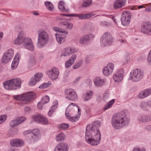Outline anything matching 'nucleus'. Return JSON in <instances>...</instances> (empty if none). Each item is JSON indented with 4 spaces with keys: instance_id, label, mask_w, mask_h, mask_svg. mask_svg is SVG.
Returning <instances> with one entry per match:
<instances>
[{
    "instance_id": "obj_51",
    "label": "nucleus",
    "mask_w": 151,
    "mask_h": 151,
    "mask_svg": "<svg viewBox=\"0 0 151 151\" xmlns=\"http://www.w3.org/2000/svg\"><path fill=\"white\" fill-rule=\"evenodd\" d=\"M86 37L87 38L88 42L90 40L93 39L95 37L94 35L93 34H90L86 35Z\"/></svg>"
},
{
    "instance_id": "obj_47",
    "label": "nucleus",
    "mask_w": 151,
    "mask_h": 151,
    "mask_svg": "<svg viewBox=\"0 0 151 151\" xmlns=\"http://www.w3.org/2000/svg\"><path fill=\"white\" fill-rule=\"evenodd\" d=\"M41 116L40 114L38 115H34L32 116V119L35 122H39L40 118H41Z\"/></svg>"
},
{
    "instance_id": "obj_55",
    "label": "nucleus",
    "mask_w": 151,
    "mask_h": 151,
    "mask_svg": "<svg viewBox=\"0 0 151 151\" xmlns=\"http://www.w3.org/2000/svg\"><path fill=\"white\" fill-rule=\"evenodd\" d=\"M147 62L149 65H151V50H150L148 54Z\"/></svg>"
},
{
    "instance_id": "obj_32",
    "label": "nucleus",
    "mask_w": 151,
    "mask_h": 151,
    "mask_svg": "<svg viewBox=\"0 0 151 151\" xmlns=\"http://www.w3.org/2000/svg\"><path fill=\"white\" fill-rule=\"evenodd\" d=\"M65 138V134L62 133H60L56 136L55 140L57 142H59L64 140Z\"/></svg>"
},
{
    "instance_id": "obj_45",
    "label": "nucleus",
    "mask_w": 151,
    "mask_h": 151,
    "mask_svg": "<svg viewBox=\"0 0 151 151\" xmlns=\"http://www.w3.org/2000/svg\"><path fill=\"white\" fill-rule=\"evenodd\" d=\"M83 6L87 7L90 5L92 3V0H83Z\"/></svg>"
},
{
    "instance_id": "obj_56",
    "label": "nucleus",
    "mask_w": 151,
    "mask_h": 151,
    "mask_svg": "<svg viewBox=\"0 0 151 151\" xmlns=\"http://www.w3.org/2000/svg\"><path fill=\"white\" fill-rule=\"evenodd\" d=\"M45 104V102L43 101L39 102L37 104V107L39 109H41L43 107V105Z\"/></svg>"
},
{
    "instance_id": "obj_40",
    "label": "nucleus",
    "mask_w": 151,
    "mask_h": 151,
    "mask_svg": "<svg viewBox=\"0 0 151 151\" xmlns=\"http://www.w3.org/2000/svg\"><path fill=\"white\" fill-rule=\"evenodd\" d=\"M56 37L57 41L59 44H61L64 42L65 41L64 38L61 36H58L57 34H55Z\"/></svg>"
},
{
    "instance_id": "obj_44",
    "label": "nucleus",
    "mask_w": 151,
    "mask_h": 151,
    "mask_svg": "<svg viewBox=\"0 0 151 151\" xmlns=\"http://www.w3.org/2000/svg\"><path fill=\"white\" fill-rule=\"evenodd\" d=\"M83 61L82 60L76 63L73 66V69H76L79 68L81 65Z\"/></svg>"
},
{
    "instance_id": "obj_6",
    "label": "nucleus",
    "mask_w": 151,
    "mask_h": 151,
    "mask_svg": "<svg viewBox=\"0 0 151 151\" xmlns=\"http://www.w3.org/2000/svg\"><path fill=\"white\" fill-rule=\"evenodd\" d=\"M112 36L109 32L105 33L100 39L101 45L105 46L110 45L112 42Z\"/></svg>"
},
{
    "instance_id": "obj_62",
    "label": "nucleus",
    "mask_w": 151,
    "mask_h": 151,
    "mask_svg": "<svg viewBox=\"0 0 151 151\" xmlns=\"http://www.w3.org/2000/svg\"><path fill=\"white\" fill-rule=\"evenodd\" d=\"M146 150L145 148H143L142 149H140L139 148L134 149L132 151H145Z\"/></svg>"
},
{
    "instance_id": "obj_10",
    "label": "nucleus",
    "mask_w": 151,
    "mask_h": 151,
    "mask_svg": "<svg viewBox=\"0 0 151 151\" xmlns=\"http://www.w3.org/2000/svg\"><path fill=\"white\" fill-rule=\"evenodd\" d=\"M68 96L66 97L68 99L73 101H76L78 99V96L76 92L73 89H67L65 91Z\"/></svg>"
},
{
    "instance_id": "obj_14",
    "label": "nucleus",
    "mask_w": 151,
    "mask_h": 151,
    "mask_svg": "<svg viewBox=\"0 0 151 151\" xmlns=\"http://www.w3.org/2000/svg\"><path fill=\"white\" fill-rule=\"evenodd\" d=\"M26 120V118L24 116L19 117L15 119L12 120L10 123V126L11 127H15Z\"/></svg>"
},
{
    "instance_id": "obj_20",
    "label": "nucleus",
    "mask_w": 151,
    "mask_h": 151,
    "mask_svg": "<svg viewBox=\"0 0 151 151\" xmlns=\"http://www.w3.org/2000/svg\"><path fill=\"white\" fill-rule=\"evenodd\" d=\"M12 146L15 147H20L23 145V142L21 139H14L10 141Z\"/></svg>"
},
{
    "instance_id": "obj_57",
    "label": "nucleus",
    "mask_w": 151,
    "mask_h": 151,
    "mask_svg": "<svg viewBox=\"0 0 151 151\" xmlns=\"http://www.w3.org/2000/svg\"><path fill=\"white\" fill-rule=\"evenodd\" d=\"M110 24V23L107 21H103L101 22V25L104 26H108Z\"/></svg>"
},
{
    "instance_id": "obj_46",
    "label": "nucleus",
    "mask_w": 151,
    "mask_h": 151,
    "mask_svg": "<svg viewBox=\"0 0 151 151\" xmlns=\"http://www.w3.org/2000/svg\"><path fill=\"white\" fill-rule=\"evenodd\" d=\"M19 63V61L14 60L12 61L11 65V68L13 70L15 69Z\"/></svg>"
},
{
    "instance_id": "obj_53",
    "label": "nucleus",
    "mask_w": 151,
    "mask_h": 151,
    "mask_svg": "<svg viewBox=\"0 0 151 151\" xmlns=\"http://www.w3.org/2000/svg\"><path fill=\"white\" fill-rule=\"evenodd\" d=\"M106 67H108V69L110 68V70L111 71H112V72H113L114 68V65L113 63H109L106 66Z\"/></svg>"
},
{
    "instance_id": "obj_11",
    "label": "nucleus",
    "mask_w": 151,
    "mask_h": 151,
    "mask_svg": "<svg viewBox=\"0 0 151 151\" xmlns=\"http://www.w3.org/2000/svg\"><path fill=\"white\" fill-rule=\"evenodd\" d=\"M141 31L147 35H151V25L150 22L143 23L141 27Z\"/></svg>"
},
{
    "instance_id": "obj_64",
    "label": "nucleus",
    "mask_w": 151,
    "mask_h": 151,
    "mask_svg": "<svg viewBox=\"0 0 151 151\" xmlns=\"http://www.w3.org/2000/svg\"><path fill=\"white\" fill-rule=\"evenodd\" d=\"M50 78L53 81L58 79V76H49Z\"/></svg>"
},
{
    "instance_id": "obj_35",
    "label": "nucleus",
    "mask_w": 151,
    "mask_h": 151,
    "mask_svg": "<svg viewBox=\"0 0 151 151\" xmlns=\"http://www.w3.org/2000/svg\"><path fill=\"white\" fill-rule=\"evenodd\" d=\"M51 69L52 76H59L60 72L59 70L57 68L53 67Z\"/></svg>"
},
{
    "instance_id": "obj_19",
    "label": "nucleus",
    "mask_w": 151,
    "mask_h": 151,
    "mask_svg": "<svg viewBox=\"0 0 151 151\" xmlns=\"http://www.w3.org/2000/svg\"><path fill=\"white\" fill-rule=\"evenodd\" d=\"M126 0H116L114 4V6L115 9L120 8L123 6L126 3Z\"/></svg>"
},
{
    "instance_id": "obj_5",
    "label": "nucleus",
    "mask_w": 151,
    "mask_h": 151,
    "mask_svg": "<svg viewBox=\"0 0 151 151\" xmlns=\"http://www.w3.org/2000/svg\"><path fill=\"white\" fill-rule=\"evenodd\" d=\"M36 96L35 93L30 91L20 95L14 96L13 98L17 100L28 102L35 98Z\"/></svg>"
},
{
    "instance_id": "obj_21",
    "label": "nucleus",
    "mask_w": 151,
    "mask_h": 151,
    "mask_svg": "<svg viewBox=\"0 0 151 151\" xmlns=\"http://www.w3.org/2000/svg\"><path fill=\"white\" fill-rule=\"evenodd\" d=\"M58 25L60 27L64 26L66 29L69 30H71L73 27V24L72 23L65 21L59 22Z\"/></svg>"
},
{
    "instance_id": "obj_16",
    "label": "nucleus",
    "mask_w": 151,
    "mask_h": 151,
    "mask_svg": "<svg viewBox=\"0 0 151 151\" xmlns=\"http://www.w3.org/2000/svg\"><path fill=\"white\" fill-rule=\"evenodd\" d=\"M68 145L65 142H61L58 144L55 147L54 151H68Z\"/></svg>"
},
{
    "instance_id": "obj_38",
    "label": "nucleus",
    "mask_w": 151,
    "mask_h": 151,
    "mask_svg": "<svg viewBox=\"0 0 151 151\" xmlns=\"http://www.w3.org/2000/svg\"><path fill=\"white\" fill-rule=\"evenodd\" d=\"M51 84V82H48L47 83L42 84L39 86V88L40 89H45L47 87H49Z\"/></svg>"
},
{
    "instance_id": "obj_23",
    "label": "nucleus",
    "mask_w": 151,
    "mask_h": 151,
    "mask_svg": "<svg viewBox=\"0 0 151 151\" xmlns=\"http://www.w3.org/2000/svg\"><path fill=\"white\" fill-rule=\"evenodd\" d=\"M144 73L143 70L140 69H135L130 73V76H144Z\"/></svg>"
},
{
    "instance_id": "obj_52",
    "label": "nucleus",
    "mask_w": 151,
    "mask_h": 151,
    "mask_svg": "<svg viewBox=\"0 0 151 151\" xmlns=\"http://www.w3.org/2000/svg\"><path fill=\"white\" fill-rule=\"evenodd\" d=\"M109 93L107 91L104 93L102 98L103 99L104 101H106L109 98Z\"/></svg>"
},
{
    "instance_id": "obj_30",
    "label": "nucleus",
    "mask_w": 151,
    "mask_h": 151,
    "mask_svg": "<svg viewBox=\"0 0 151 151\" xmlns=\"http://www.w3.org/2000/svg\"><path fill=\"white\" fill-rule=\"evenodd\" d=\"M64 4L63 1H60L58 4V7L61 11L68 12V10L65 9Z\"/></svg>"
},
{
    "instance_id": "obj_34",
    "label": "nucleus",
    "mask_w": 151,
    "mask_h": 151,
    "mask_svg": "<svg viewBox=\"0 0 151 151\" xmlns=\"http://www.w3.org/2000/svg\"><path fill=\"white\" fill-rule=\"evenodd\" d=\"M45 4L47 8L50 11H52L54 9V6L50 2L46 1L45 2Z\"/></svg>"
},
{
    "instance_id": "obj_22",
    "label": "nucleus",
    "mask_w": 151,
    "mask_h": 151,
    "mask_svg": "<svg viewBox=\"0 0 151 151\" xmlns=\"http://www.w3.org/2000/svg\"><path fill=\"white\" fill-rule=\"evenodd\" d=\"M76 58V55H72L70 58L65 62V67L66 68H68L72 65L74 63Z\"/></svg>"
},
{
    "instance_id": "obj_33",
    "label": "nucleus",
    "mask_w": 151,
    "mask_h": 151,
    "mask_svg": "<svg viewBox=\"0 0 151 151\" xmlns=\"http://www.w3.org/2000/svg\"><path fill=\"white\" fill-rule=\"evenodd\" d=\"M142 78V76H130L128 78L129 81L130 80L133 82H137Z\"/></svg>"
},
{
    "instance_id": "obj_54",
    "label": "nucleus",
    "mask_w": 151,
    "mask_h": 151,
    "mask_svg": "<svg viewBox=\"0 0 151 151\" xmlns=\"http://www.w3.org/2000/svg\"><path fill=\"white\" fill-rule=\"evenodd\" d=\"M50 100V98L48 96L46 95L45 96L43 97L42 100L41 101H43L45 102V104L48 103Z\"/></svg>"
},
{
    "instance_id": "obj_42",
    "label": "nucleus",
    "mask_w": 151,
    "mask_h": 151,
    "mask_svg": "<svg viewBox=\"0 0 151 151\" xmlns=\"http://www.w3.org/2000/svg\"><path fill=\"white\" fill-rule=\"evenodd\" d=\"M69 125L68 124L65 123H62L60 124L59 126V129H61L65 130L68 128Z\"/></svg>"
},
{
    "instance_id": "obj_41",
    "label": "nucleus",
    "mask_w": 151,
    "mask_h": 151,
    "mask_svg": "<svg viewBox=\"0 0 151 151\" xmlns=\"http://www.w3.org/2000/svg\"><path fill=\"white\" fill-rule=\"evenodd\" d=\"M48 121L47 118L43 116H41V118L39 121V123L42 124H46L48 123Z\"/></svg>"
},
{
    "instance_id": "obj_49",
    "label": "nucleus",
    "mask_w": 151,
    "mask_h": 151,
    "mask_svg": "<svg viewBox=\"0 0 151 151\" xmlns=\"http://www.w3.org/2000/svg\"><path fill=\"white\" fill-rule=\"evenodd\" d=\"M7 118L6 115H2L0 116V124L4 123Z\"/></svg>"
},
{
    "instance_id": "obj_1",
    "label": "nucleus",
    "mask_w": 151,
    "mask_h": 151,
    "mask_svg": "<svg viewBox=\"0 0 151 151\" xmlns=\"http://www.w3.org/2000/svg\"><path fill=\"white\" fill-rule=\"evenodd\" d=\"M100 126V123L98 121L93 122L91 125H87L85 139L87 143L93 145L99 143L101 139V134L99 129Z\"/></svg>"
},
{
    "instance_id": "obj_59",
    "label": "nucleus",
    "mask_w": 151,
    "mask_h": 151,
    "mask_svg": "<svg viewBox=\"0 0 151 151\" xmlns=\"http://www.w3.org/2000/svg\"><path fill=\"white\" fill-rule=\"evenodd\" d=\"M24 111L25 114H28L31 112V109L28 106H26L24 108Z\"/></svg>"
},
{
    "instance_id": "obj_26",
    "label": "nucleus",
    "mask_w": 151,
    "mask_h": 151,
    "mask_svg": "<svg viewBox=\"0 0 151 151\" xmlns=\"http://www.w3.org/2000/svg\"><path fill=\"white\" fill-rule=\"evenodd\" d=\"M94 82L96 86H101L104 84V80L101 79L99 77H97L94 79Z\"/></svg>"
},
{
    "instance_id": "obj_2",
    "label": "nucleus",
    "mask_w": 151,
    "mask_h": 151,
    "mask_svg": "<svg viewBox=\"0 0 151 151\" xmlns=\"http://www.w3.org/2000/svg\"><path fill=\"white\" fill-rule=\"evenodd\" d=\"M129 122V119L124 111L114 114L111 121L113 127L116 129H119L128 125Z\"/></svg>"
},
{
    "instance_id": "obj_17",
    "label": "nucleus",
    "mask_w": 151,
    "mask_h": 151,
    "mask_svg": "<svg viewBox=\"0 0 151 151\" xmlns=\"http://www.w3.org/2000/svg\"><path fill=\"white\" fill-rule=\"evenodd\" d=\"M87 40L86 35H84L80 37L79 40L76 39L74 41L77 44L85 45L88 44Z\"/></svg>"
},
{
    "instance_id": "obj_9",
    "label": "nucleus",
    "mask_w": 151,
    "mask_h": 151,
    "mask_svg": "<svg viewBox=\"0 0 151 151\" xmlns=\"http://www.w3.org/2000/svg\"><path fill=\"white\" fill-rule=\"evenodd\" d=\"M23 45V46L31 51L34 50L35 48L31 39L29 37H25L24 39Z\"/></svg>"
},
{
    "instance_id": "obj_58",
    "label": "nucleus",
    "mask_w": 151,
    "mask_h": 151,
    "mask_svg": "<svg viewBox=\"0 0 151 151\" xmlns=\"http://www.w3.org/2000/svg\"><path fill=\"white\" fill-rule=\"evenodd\" d=\"M56 103L55 105H54L52 106L50 110L52 111V112H53L55 110L57 109V108L58 103L57 101H55Z\"/></svg>"
},
{
    "instance_id": "obj_31",
    "label": "nucleus",
    "mask_w": 151,
    "mask_h": 151,
    "mask_svg": "<svg viewBox=\"0 0 151 151\" xmlns=\"http://www.w3.org/2000/svg\"><path fill=\"white\" fill-rule=\"evenodd\" d=\"M103 74L105 76H109L112 74V72L111 71L108 67L106 66L104 67L102 70Z\"/></svg>"
},
{
    "instance_id": "obj_28",
    "label": "nucleus",
    "mask_w": 151,
    "mask_h": 151,
    "mask_svg": "<svg viewBox=\"0 0 151 151\" xmlns=\"http://www.w3.org/2000/svg\"><path fill=\"white\" fill-rule=\"evenodd\" d=\"M36 62V59L34 56L30 55L28 61V64L29 66H32L35 65Z\"/></svg>"
},
{
    "instance_id": "obj_12",
    "label": "nucleus",
    "mask_w": 151,
    "mask_h": 151,
    "mask_svg": "<svg viewBox=\"0 0 151 151\" xmlns=\"http://www.w3.org/2000/svg\"><path fill=\"white\" fill-rule=\"evenodd\" d=\"M94 12L88 13L86 14H74V17H78L80 20L86 19L95 15Z\"/></svg>"
},
{
    "instance_id": "obj_50",
    "label": "nucleus",
    "mask_w": 151,
    "mask_h": 151,
    "mask_svg": "<svg viewBox=\"0 0 151 151\" xmlns=\"http://www.w3.org/2000/svg\"><path fill=\"white\" fill-rule=\"evenodd\" d=\"M68 48L69 50H70V54L74 53L78 51V49L76 47H68Z\"/></svg>"
},
{
    "instance_id": "obj_18",
    "label": "nucleus",
    "mask_w": 151,
    "mask_h": 151,
    "mask_svg": "<svg viewBox=\"0 0 151 151\" xmlns=\"http://www.w3.org/2000/svg\"><path fill=\"white\" fill-rule=\"evenodd\" d=\"M42 76H33L29 80L28 85L30 86L35 85L37 82L40 80Z\"/></svg>"
},
{
    "instance_id": "obj_61",
    "label": "nucleus",
    "mask_w": 151,
    "mask_h": 151,
    "mask_svg": "<svg viewBox=\"0 0 151 151\" xmlns=\"http://www.w3.org/2000/svg\"><path fill=\"white\" fill-rule=\"evenodd\" d=\"M30 134H38L39 135V132L37 129H34L32 131L31 130V133Z\"/></svg>"
},
{
    "instance_id": "obj_13",
    "label": "nucleus",
    "mask_w": 151,
    "mask_h": 151,
    "mask_svg": "<svg viewBox=\"0 0 151 151\" xmlns=\"http://www.w3.org/2000/svg\"><path fill=\"white\" fill-rule=\"evenodd\" d=\"M137 121L140 123H146L151 121V115L142 114L139 115L137 118Z\"/></svg>"
},
{
    "instance_id": "obj_39",
    "label": "nucleus",
    "mask_w": 151,
    "mask_h": 151,
    "mask_svg": "<svg viewBox=\"0 0 151 151\" xmlns=\"http://www.w3.org/2000/svg\"><path fill=\"white\" fill-rule=\"evenodd\" d=\"M114 102L115 100L114 99H113L110 101L109 102L108 104L105 106V107L104 109V110H106L110 108L112 106L113 104L114 103Z\"/></svg>"
},
{
    "instance_id": "obj_43",
    "label": "nucleus",
    "mask_w": 151,
    "mask_h": 151,
    "mask_svg": "<svg viewBox=\"0 0 151 151\" xmlns=\"http://www.w3.org/2000/svg\"><path fill=\"white\" fill-rule=\"evenodd\" d=\"M124 70L123 69H120L116 70L114 76H124Z\"/></svg>"
},
{
    "instance_id": "obj_27",
    "label": "nucleus",
    "mask_w": 151,
    "mask_h": 151,
    "mask_svg": "<svg viewBox=\"0 0 151 151\" xmlns=\"http://www.w3.org/2000/svg\"><path fill=\"white\" fill-rule=\"evenodd\" d=\"M93 92L92 91H87L86 94L83 97V99L84 101H86L90 100L92 98L93 94Z\"/></svg>"
},
{
    "instance_id": "obj_60",
    "label": "nucleus",
    "mask_w": 151,
    "mask_h": 151,
    "mask_svg": "<svg viewBox=\"0 0 151 151\" xmlns=\"http://www.w3.org/2000/svg\"><path fill=\"white\" fill-rule=\"evenodd\" d=\"M20 56V53H18L15 55L14 60H16V61H19V57Z\"/></svg>"
},
{
    "instance_id": "obj_29",
    "label": "nucleus",
    "mask_w": 151,
    "mask_h": 151,
    "mask_svg": "<svg viewBox=\"0 0 151 151\" xmlns=\"http://www.w3.org/2000/svg\"><path fill=\"white\" fill-rule=\"evenodd\" d=\"M29 136L30 139V142L36 141L38 140L39 138V135L38 134H29Z\"/></svg>"
},
{
    "instance_id": "obj_24",
    "label": "nucleus",
    "mask_w": 151,
    "mask_h": 151,
    "mask_svg": "<svg viewBox=\"0 0 151 151\" xmlns=\"http://www.w3.org/2000/svg\"><path fill=\"white\" fill-rule=\"evenodd\" d=\"M68 107L65 110V114L66 118L70 121L73 122H75L77 121L79 119L78 117L76 116H75L71 117L69 115Z\"/></svg>"
},
{
    "instance_id": "obj_7",
    "label": "nucleus",
    "mask_w": 151,
    "mask_h": 151,
    "mask_svg": "<svg viewBox=\"0 0 151 151\" xmlns=\"http://www.w3.org/2000/svg\"><path fill=\"white\" fill-rule=\"evenodd\" d=\"M131 18V14L129 11L124 12L121 17L122 24L124 26H128L129 24Z\"/></svg>"
},
{
    "instance_id": "obj_4",
    "label": "nucleus",
    "mask_w": 151,
    "mask_h": 151,
    "mask_svg": "<svg viewBox=\"0 0 151 151\" xmlns=\"http://www.w3.org/2000/svg\"><path fill=\"white\" fill-rule=\"evenodd\" d=\"M49 41V35L47 32L43 29L38 31L37 45L39 47L42 48L45 46Z\"/></svg>"
},
{
    "instance_id": "obj_36",
    "label": "nucleus",
    "mask_w": 151,
    "mask_h": 151,
    "mask_svg": "<svg viewBox=\"0 0 151 151\" xmlns=\"http://www.w3.org/2000/svg\"><path fill=\"white\" fill-rule=\"evenodd\" d=\"M70 50L68 47L65 49L62 52L61 56H67L70 55H71Z\"/></svg>"
},
{
    "instance_id": "obj_15",
    "label": "nucleus",
    "mask_w": 151,
    "mask_h": 151,
    "mask_svg": "<svg viewBox=\"0 0 151 151\" xmlns=\"http://www.w3.org/2000/svg\"><path fill=\"white\" fill-rule=\"evenodd\" d=\"M151 94V88L145 89L140 92L138 97L139 99H143L147 97Z\"/></svg>"
},
{
    "instance_id": "obj_48",
    "label": "nucleus",
    "mask_w": 151,
    "mask_h": 151,
    "mask_svg": "<svg viewBox=\"0 0 151 151\" xmlns=\"http://www.w3.org/2000/svg\"><path fill=\"white\" fill-rule=\"evenodd\" d=\"M113 78L115 82L121 81L123 78V76H113Z\"/></svg>"
},
{
    "instance_id": "obj_3",
    "label": "nucleus",
    "mask_w": 151,
    "mask_h": 151,
    "mask_svg": "<svg viewBox=\"0 0 151 151\" xmlns=\"http://www.w3.org/2000/svg\"><path fill=\"white\" fill-rule=\"evenodd\" d=\"M21 80L19 78H12L4 81L3 84L4 88L6 90H16L21 87Z\"/></svg>"
},
{
    "instance_id": "obj_8",
    "label": "nucleus",
    "mask_w": 151,
    "mask_h": 151,
    "mask_svg": "<svg viewBox=\"0 0 151 151\" xmlns=\"http://www.w3.org/2000/svg\"><path fill=\"white\" fill-rule=\"evenodd\" d=\"M14 53V50L12 49H9L5 52L2 57V63L5 64L8 63L12 58Z\"/></svg>"
},
{
    "instance_id": "obj_63",
    "label": "nucleus",
    "mask_w": 151,
    "mask_h": 151,
    "mask_svg": "<svg viewBox=\"0 0 151 151\" xmlns=\"http://www.w3.org/2000/svg\"><path fill=\"white\" fill-rule=\"evenodd\" d=\"M61 29V30H59V32H60L64 34H65L67 35L68 34V32L66 30H64L63 29L60 28Z\"/></svg>"
},
{
    "instance_id": "obj_25",
    "label": "nucleus",
    "mask_w": 151,
    "mask_h": 151,
    "mask_svg": "<svg viewBox=\"0 0 151 151\" xmlns=\"http://www.w3.org/2000/svg\"><path fill=\"white\" fill-rule=\"evenodd\" d=\"M24 38L23 37V35L22 33H19L18 35L17 38L14 40V43L17 45L22 44L23 40Z\"/></svg>"
},
{
    "instance_id": "obj_37",
    "label": "nucleus",
    "mask_w": 151,
    "mask_h": 151,
    "mask_svg": "<svg viewBox=\"0 0 151 151\" xmlns=\"http://www.w3.org/2000/svg\"><path fill=\"white\" fill-rule=\"evenodd\" d=\"M149 101H147V102H142L140 104L141 108L143 109H145L147 108V106H149Z\"/></svg>"
}]
</instances>
